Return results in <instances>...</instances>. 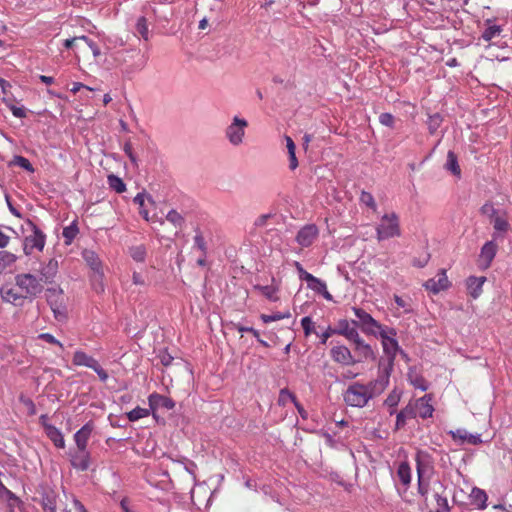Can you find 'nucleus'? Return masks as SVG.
<instances>
[{"mask_svg": "<svg viewBox=\"0 0 512 512\" xmlns=\"http://www.w3.org/2000/svg\"><path fill=\"white\" fill-rule=\"evenodd\" d=\"M43 509L45 512H56L55 500L52 497H46L43 501Z\"/></svg>", "mask_w": 512, "mask_h": 512, "instance_id": "nucleus-60", "label": "nucleus"}, {"mask_svg": "<svg viewBox=\"0 0 512 512\" xmlns=\"http://www.w3.org/2000/svg\"><path fill=\"white\" fill-rule=\"evenodd\" d=\"M72 362L75 366H84L92 369L95 368L98 361L84 351L77 350L74 352Z\"/></svg>", "mask_w": 512, "mask_h": 512, "instance_id": "nucleus-26", "label": "nucleus"}, {"mask_svg": "<svg viewBox=\"0 0 512 512\" xmlns=\"http://www.w3.org/2000/svg\"><path fill=\"white\" fill-rule=\"evenodd\" d=\"M71 465L79 470L86 471L90 466V453L87 449L84 451L78 450L71 455Z\"/></svg>", "mask_w": 512, "mask_h": 512, "instance_id": "nucleus-21", "label": "nucleus"}, {"mask_svg": "<svg viewBox=\"0 0 512 512\" xmlns=\"http://www.w3.org/2000/svg\"><path fill=\"white\" fill-rule=\"evenodd\" d=\"M25 223L31 234L24 239V253L30 255L33 250L42 251L46 243V235L32 220L27 219Z\"/></svg>", "mask_w": 512, "mask_h": 512, "instance_id": "nucleus-4", "label": "nucleus"}, {"mask_svg": "<svg viewBox=\"0 0 512 512\" xmlns=\"http://www.w3.org/2000/svg\"><path fill=\"white\" fill-rule=\"evenodd\" d=\"M148 404L155 419H157L156 411L158 409L172 410L175 407V402L171 398L156 392L149 395Z\"/></svg>", "mask_w": 512, "mask_h": 512, "instance_id": "nucleus-12", "label": "nucleus"}, {"mask_svg": "<svg viewBox=\"0 0 512 512\" xmlns=\"http://www.w3.org/2000/svg\"><path fill=\"white\" fill-rule=\"evenodd\" d=\"M40 281L46 284H51L58 273V261L50 259L47 263L42 264L39 270Z\"/></svg>", "mask_w": 512, "mask_h": 512, "instance_id": "nucleus-19", "label": "nucleus"}, {"mask_svg": "<svg viewBox=\"0 0 512 512\" xmlns=\"http://www.w3.org/2000/svg\"><path fill=\"white\" fill-rule=\"evenodd\" d=\"M408 379L416 389H420L421 391H426L428 389L427 381L421 375L410 371L408 373Z\"/></svg>", "mask_w": 512, "mask_h": 512, "instance_id": "nucleus-38", "label": "nucleus"}, {"mask_svg": "<svg viewBox=\"0 0 512 512\" xmlns=\"http://www.w3.org/2000/svg\"><path fill=\"white\" fill-rule=\"evenodd\" d=\"M443 122V118L439 113L429 115L427 126L431 135L435 134Z\"/></svg>", "mask_w": 512, "mask_h": 512, "instance_id": "nucleus-42", "label": "nucleus"}, {"mask_svg": "<svg viewBox=\"0 0 512 512\" xmlns=\"http://www.w3.org/2000/svg\"><path fill=\"white\" fill-rule=\"evenodd\" d=\"M94 430V424L92 421H88L84 424L75 434L74 441L78 450L84 451L87 449L88 440Z\"/></svg>", "mask_w": 512, "mask_h": 512, "instance_id": "nucleus-17", "label": "nucleus"}, {"mask_svg": "<svg viewBox=\"0 0 512 512\" xmlns=\"http://www.w3.org/2000/svg\"><path fill=\"white\" fill-rule=\"evenodd\" d=\"M485 281H486V277H484V276H481V277L470 276L466 280V287H467L468 293L473 299H477L481 295L482 287H483V284L485 283Z\"/></svg>", "mask_w": 512, "mask_h": 512, "instance_id": "nucleus-22", "label": "nucleus"}, {"mask_svg": "<svg viewBox=\"0 0 512 512\" xmlns=\"http://www.w3.org/2000/svg\"><path fill=\"white\" fill-rule=\"evenodd\" d=\"M45 434L57 448H65L64 436L60 429H58L54 425H47Z\"/></svg>", "mask_w": 512, "mask_h": 512, "instance_id": "nucleus-29", "label": "nucleus"}, {"mask_svg": "<svg viewBox=\"0 0 512 512\" xmlns=\"http://www.w3.org/2000/svg\"><path fill=\"white\" fill-rule=\"evenodd\" d=\"M325 286H326V283L315 276L312 277V280L307 282V287L318 294L322 291V289Z\"/></svg>", "mask_w": 512, "mask_h": 512, "instance_id": "nucleus-53", "label": "nucleus"}, {"mask_svg": "<svg viewBox=\"0 0 512 512\" xmlns=\"http://www.w3.org/2000/svg\"><path fill=\"white\" fill-rule=\"evenodd\" d=\"M434 498L437 503L436 512H451L450 507L448 505L447 497L442 496L439 493H435Z\"/></svg>", "mask_w": 512, "mask_h": 512, "instance_id": "nucleus-49", "label": "nucleus"}, {"mask_svg": "<svg viewBox=\"0 0 512 512\" xmlns=\"http://www.w3.org/2000/svg\"><path fill=\"white\" fill-rule=\"evenodd\" d=\"M504 211L505 210L495 208L494 204L491 201H486L479 209L480 214L489 219L490 223L493 222L494 219L497 218Z\"/></svg>", "mask_w": 512, "mask_h": 512, "instance_id": "nucleus-31", "label": "nucleus"}, {"mask_svg": "<svg viewBox=\"0 0 512 512\" xmlns=\"http://www.w3.org/2000/svg\"><path fill=\"white\" fill-rule=\"evenodd\" d=\"M248 121L245 118L234 116L231 123L225 128V137L232 146H240L244 142Z\"/></svg>", "mask_w": 512, "mask_h": 512, "instance_id": "nucleus-5", "label": "nucleus"}, {"mask_svg": "<svg viewBox=\"0 0 512 512\" xmlns=\"http://www.w3.org/2000/svg\"><path fill=\"white\" fill-rule=\"evenodd\" d=\"M374 398V391L367 384L354 382L343 393L344 402L351 407L362 408Z\"/></svg>", "mask_w": 512, "mask_h": 512, "instance_id": "nucleus-1", "label": "nucleus"}, {"mask_svg": "<svg viewBox=\"0 0 512 512\" xmlns=\"http://www.w3.org/2000/svg\"><path fill=\"white\" fill-rule=\"evenodd\" d=\"M15 283L25 293V298H35L43 291L40 279L31 273L17 274L15 276Z\"/></svg>", "mask_w": 512, "mask_h": 512, "instance_id": "nucleus-7", "label": "nucleus"}, {"mask_svg": "<svg viewBox=\"0 0 512 512\" xmlns=\"http://www.w3.org/2000/svg\"><path fill=\"white\" fill-rule=\"evenodd\" d=\"M17 260L16 255L8 251H0V268L4 272L8 267L13 265Z\"/></svg>", "mask_w": 512, "mask_h": 512, "instance_id": "nucleus-41", "label": "nucleus"}, {"mask_svg": "<svg viewBox=\"0 0 512 512\" xmlns=\"http://www.w3.org/2000/svg\"><path fill=\"white\" fill-rule=\"evenodd\" d=\"M0 296L3 301L16 305L18 301L24 299V295L16 292L14 288L4 286L0 289Z\"/></svg>", "mask_w": 512, "mask_h": 512, "instance_id": "nucleus-30", "label": "nucleus"}, {"mask_svg": "<svg viewBox=\"0 0 512 512\" xmlns=\"http://www.w3.org/2000/svg\"><path fill=\"white\" fill-rule=\"evenodd\" d=\"M400 219L395 212L384 214L376 226L378 241H384L401 236Z\"/></svg>", "mask_w": 512, "mask_h": 512, "instance_id": "nucleus-2", "label": "nucleus"}, {"mask_svg": "<svg viewBox=\"0 0 512 512\" xmlns=\"http://www.w3.org/2000/svg\"><path fill=\"white\" fill-rule=\"evenodd\" d=\"M360 202L367 207L371 208L374 212L377 210V204L373 195L370 192L362 191L360 195Z\"/></svg>", "mask_w": 512, "mask_h": 512, "instance_id": "nucleus-48", "label": "nucleus"}, {"mask_svg": "<svg viewBox=\"0 0 512 512\" xmlns=\"http://www.w3.org/2000/svg\"><path fill=\"white\" fill-rule=\"evenodd\" d=\"M350 342L354 345V351L357 356V363L363 362L368 359H375V353L372 347L366 343L358 334L355 338H353Z\"/></svg>", "mask_w": 512, "mask_h": 512, "instance_id": "nucleus-11", "label": "nucleus"}, {"mask_svg": "<svg viewBox=\"0 0 512 512\" xmlns=\"http://www.w3.org/2000/svg\"><path fill=\"white\" fill-rule=\"evenodd\" d=\"M301 326L303 328L304 335L306 337L309 336L311 333H315V327H314V323H313L311 317H309V316L303 317L301 319Z\"/></svg>", "mask_w": 512, "mask_h": 512, "instance_id": "nucleus-51", "label": "nucleus"}, {"mask_svg": "<svg viewBox=\"0 0 512 512\" xmlns=\"http://www.w3.org/2000/svg\"><path fill=\"white\" fill-rule=\"evenodd\" d=\"M416 417L415 408L411 403H409L406 407H404L400 412L396 415V425L395 428L401 429L405 426L408 419H412Z\"/></svg>", "mask_w": 512, "mask_h": 512, "instance_id": "nucleus-27", "label": "nucleus"}, {"mask_svg": "<svg viewBox=\"0 0 512 512\" xmlns=\"http://www.w3.org/2000/svg\"><path fill=\"white\" fill-rule=\"evenodd\" d=\"M352 310L357 318L352 320V324L358 326L363 333L375 336L383 329L382 325L364 309L353 307Z\"/></svg>", "mask_w": 512, "mask_h": 512, "instance_id": "nucleus-6", "label": "nucleus"}, {"mask_svg": "<svg viewBox=\"0 0 512 512\" xmlns=\"http://www.w3.org/2000/svg\"><path fill=\"white\" fill-rule=\"evenodd\" d=\"M145 199H148L149 201H152V198L150 195H146L144 192L138 193L134 199L133 202L142 208L144 206Z\"/></svg>", "mask_w": 512, "mask_h": 512, "instance_id": "nucleus-61", "label": "nucleus"}, {"mask_svg": "<svg viewBox=\"0 0 512 512\" xmlns=\"http://www.w3.org/2000/svg\"><path fill=\"white\" fill-rule=\"evenodd\" d=\"M79 233L77 223L74 221L69 226L63 228L62 236L65 244L70 245Z\"/></svg>", "mask_w": 512, "mask_h": 512, "instance_id": "nucleus-36", "label": "nucleus"}, {"mask_svg": "<svg viewBox=\"0 0 512 512\" xmlns=\"http://www.w3.org/2000/svg\"><path fill=\"white\" fill-rule=\"evenodd\" d=\"M131 52L134 53L138 57V59H137V61L133 65L128 66L125 69V71L127 73H131V72H135V71H141L147 65L148 56L145 55V54H141L140 50H136V49L131 50Z\"/></svg>", "mask_w": 512, "mask_h": 512, "instance_id": "nucleus-34", "label": "nucleus"}, {"mask_svg": "<svg viewBox=\"0 0 512 512\" xmlns=\"http://www.w3.org/2000/svg\"><path fill=\"white\" fill-rule=\"evenodd\" d=\"M79 39L84 41L87 44V46L92 51L94 58H98L101 55V50H100L99 46L93 40H91L90 38H88L85 35L79 36Z\"/></svg>", "mask_w": 512, "mask_h": 512, "instance_id": "nucleus-52", "label": "nucleus"}, {"mask_svg": "<svg viewBox=\"0 0 512 512\" xmlns=\"http://www.w3.org/2000/svg\"><path fill=\"white\" fill-rule=\"evenodd\" d=\"M123 151L127 155V157L129 158V160L132 163V165L134 167H138V159H137V156L135 155V153L133 151V147H132L131 142L128 141V142L124 143Z\"/></svg>", "mask_w": 512, "mask_h": 512, "instance_id": "nucleus-50", "label": "nucleus"}, {"mask_svg": "<svg viewBox=\"0 0 512 512\" xmlns=\"http://www.w3.org/2000/svg\"><path fill=\"white\" fill-rule=\"evenodd\" d=\"M498 251V245L496 240L492 238V240L486 241L480 249V253L478 256V266L482 270L488 269Z\"/></svg>", "mask_w": 512, "mask_h": 512, "instance_id": "nucleus-10", "label": "nucleus"}, {"mask_svg": "<svg viewBox=\"0 0 512 512\" xmlns=\"http://www.w3.org/2000/svg\"><path fill=\"white\" fill-rule=\"evenodd\" d=\"M318 234L319 230L315 224H307L298 231L296 242L302 247H309L318 237Z\"/></svg>", "mask_w": 512, "mask_h": 512, "instance_id": "nucleus-14", "label": "nucleus"}, {"mask_svg": "<svg viewBox=\"0 0 512 512\" xmlns=\"http://www.w3.org/2000/svg\"><path fill=\"white\" fill-rule=\"evenodd\" d=\"M332 359L342 365H354L357 363L349 348L344 345H338L330 351Z\"/></svg>", "mask_w": 512, "mask_h": 512, "instance_id": "nucleus-15", "label": "nucleus"}, {"mask_svg": "<svg viewBox=\"0 0 512 512\" xmlns=\"http://www.w3.org/2000/svg\"><path fill=\"white\" fill-rule=\"evenodd\" d=\"M493 225L494 232L492 234V238L494 240L503 239L504 235L510 229V223L508 221L507 211L505 210L502 214H500L497 218L491 222Z\"/></svg>", "mask_w": 512, "mask_h": 512, "instance_id": "nucleus-18", "label": "nucleus"}, {"mask_svg": "<svg viewBox=\"0 0 512 512\" xmlns=\"http://www.w3.org/2000/svg\"><path fill=\"white\" fill-rule=\"evenodd\" d=\"M159 359L163 366H169L173 361V357L166 351L160 352Z\"/></svg>", "mask_w": 512, "mask_h": 512, "instance_id": "nucleus-63", "label": "nucleus"}, {"mask_svg": "<svg viewBox=\"0 0 512 512\" xmlns=\"http://www.w3.org/2000/svg\"><path fill=\"white\" fill-rule=\"evenodd\" d=\"M444 169L455 176L457 179L462 177V171L458 162V157L452 150H449L447 153Z\"/></svg>", "mask_w": 512, "mask_h": 512, "instance_id": "nucleus-24", "label": "nucleus"}, {"mask_svg": "<svg viewBox=\"0 0 512 512\" xmlns=\"http://www.w3.org/2000/svg\"><path fill=\"white\" fill-rule=\"evenodd\" d=\"M333 329L336 335H342L349 341L359 334L355 327H351L347 319H340L337 322V326Z\"/></svg>", "mask_w": 512, "mask_h": 512, "instance_id": "nucleus-23", "label": "nucleus"}, {"mask_svg": "<svg viewBox=\"0 0 512 512\" xmlns=\"http://www.w3.org/2000/svg\"><path fill=\"white\" fill-rule=\"evenodd\" d=\"M38 338L41 339V340L46 341L47 343H50V344H53V345H57V346H59L60 348L63 349V344L60 341H58L50 333H41V334L38 335Z\"/></svg>", "mask_w": 512, "mask_h": 512, "instance_id": "nucleus-58", "label": "nucleus"}, {"mask_svg": "<svg viewBox=\"0 0 512 512\" xmlns=\"http://www.w3.org/2000/svg\"><path fill=\"white\" fill-rule=\"evenodd\" d=\"M418 478L422 479L424 474L430 470V456L428 453L418 451L415 457Z\"/></svg>", "mask_w": 512, "mask_h": 512, "instance_id": "nucleus-25", "label": "nucleus"}, {"mask_svg": "<svg viewBox=\"0 0 512 512\" xmlns=\"http://www.w3.org/2000/svg\"><path fill=\"white\" fill-rule=\"evenodd\" d=\"M293 265L296 268V270L298 272V275H299V278L301 280L306 281V282H309L310 280H312L313 275L311 273L307 272L303 268V266L301 265L300 262L294 261Z\"/></svg>", "mask_w": 512, "mask_h": 512, "instance_id": "nucleus-55", "label": "nucleus"}, {"mask_svg": "<svg viewBox=\"0 0 512 512\" xmlns=\"http://www.w3.org/2000/svg\"><path fill=\"white\" fill-rule=\"evenodd\" d=\"M10 110H11L13 116H15L17 118L26 117V110L24 107H18V106L12 105L10 107Z\"/></svg>", "mask_w": 512, "mask_h": 512, "instance_id": "nucleus-64", "label": "nucleus"}, {"mask_svg": "<svg viewBox=\"0 0 512 512\" xmlns=\"http://www.w3.org/2000/svg\"><path fill=\"white\" fill-rule=\"evenodd\" d=\"M147 250L144 245H136L129 248V255L136 262H144Z\"/></svg>", "mask_w": 512, "mask_h": 512, "instance_id": "nucleus-40", "label": "nucleus"}, {"mask_svg": "<svg viewBox=\"0 0 512 512\" xmlns=\"http://www.w3.org/2000/svg\"><path fill=\"white\" fill-rule=\"evenodd\" d=\"M11 164L19 166L30 173H33L35 171L30 161L21 155H15L13 157Z\"/></svg>", "mask_w": 512, "mask_h": 512, "instance_id": "nucleus-46", "label": "nucleus"}, {"mask_svg": "<svg viewBox=\"0 0 512 512\" xmlns=\"http://www.w3.org/2000/svg\"><path fill=\"white\" fill-rule=\"evenodd\" d=\"M166 220L178 228H181L185 223L184 217L174 209L167 213Z\"/></svg>", "mask_w": 512, "mask_h": 512, "instance_id": "nucleus-45", "label": "nucleus"}, {"mask_svg": "<svg viewBox=\"0 0 512 512\" xmlns=\"http://www.w3.org/2000/svg\"><path fill=\"white\" fill-rule=\"evenodd\" d=\"M236 329L239 331V332H243V331H250V333H252V335L257 339V341L262 344L263 346L267 347L268 344L266 341L260 339V335H259V332L254 329L253 327H245V326H241V325H237L236 326Z\"/></svg>", "mask_w": 512, "mask_h": 512, "instance_id": "nucleus-56", "label": "nucleus"}, {"mask_svg": "<svg viewBox=\"0 0 512 512\" xmlns=\"http://www.w3.org/2000/svg\"><path fill=\"white\" fill-rule=\"evenodd\" d=\"M379 122L383 126H386V127H389V128H394V126H395V117L391 113H388V112L381 113L379 115Z\"/></svg>", "mask_w": 512, "mask_h": 512, "instance_id": "nucleus-54", "label": "nucleus"}, {"mask_svg": "<svg viewBox=\"0 0 512 512\" xmlns=\"http://www.w3.org/2000/svg\"><path fill=\"white\" fill-rule=\"evenodd\" d=\"M470 503L474 505L477 509H484L486 508V502H487V494L484 490L474 487L469 495Z\"/></svg>", "mask_w": 512, "mask_h": 512, "instance_id": "nucleus-28", "label": "nucleus"}, {"mask_svg": "<svg viewBox=\"0 0 512 512\" xmlns=\"http://www.w3.org/2000/svg\"><path fill=\"white\" fill-rule=\"evenodd\" d=\"M449 434L454 440H458L460 444L468 442L472 445H478L482 443L480 434H471L465 429H457L455 431H449Z\"/></svg>", "mask_w": 512, "mask_h": 512, "instance_id": "nucleus-20", "label": "nucleus"}, {"mask_svg": "<svg viewBox=\"0 0 512 512\" xmlns=\"http://www.w3.org/2000/svg\"><path fill=\"white\" fill-rule=\"evenodd\" d=\"M397 476L403 485H405V486L410 485V483H411V468H410L408 462L403 461L398 465Z\"/></svg>", "mask_w": 512, "mask_h": 512, "instance_id": "nucleus-33", "label": "nucleus"}, {"mask_svg": "<svg viewBox=\"0 0 512 512\" xmlns=\"http://www.w3.org/2000/svg\"><path fill=\"white\" fill-rule=\"evenodd\" d=\"M151 412V409L136 407L127 413L129 421L135 422L141 418L147 417Z\"/></svg>", "mask_w": 512, "mask_h": 512, "instance_id": "nucleus-44", "label": "nucleus"}, {"mask_svg": "<svg viewBox=\"0 0 512 512\" xmlns=\"http://www.w3.org/2000/svg\"><path fill=\"white\" fill-rule=\"evenodd\" d=\"M254 289L261 292L262 295H264L268 300L272 302H276L279 300V297L277 295L278 287L274 285H255Z\"/></svg>", "mask_w": 512, "mask_h": 512, "instance_id": "nucleus-35", "label": "nucleus"}, {"mask_svg": "<svg viewBox=\"0 0 512 512\" xmlns=\"http://www.w3.org/2000/svg\"><path fill=\"white\" fill-rule=\"evenodd\" d=\"M135 34L140 36L145 41L150 39L149 24L146 17L140 16L137 18L135 24Z\"/></svg>", "mask_w": 512, "mask_h": 512, "instance_id": "nucleus-32", "label": "nucleus"}, {"mask_svg": "<svg viewBox=\"0 0 512 512\" xmlns=\"http://www.w3.org/2000/svg\"><path fill=\"white\" fill-rule=\"evenodd\" d=\"M378 334L381 337L383 352L386 356V359H382L381 361L385 364H390L391 362V366H394L397 353L400 352L401 354H404L398 344V341L395 339L396 331L393 328H383Z\"/></svg>", "mask_w": 512, "mask_h": 512, "instance_id": "nucleus-3", "label": "nucleus"}, {"mask_svg": "<svg viewBox=\"0 0 512 512\" xmlns=\"http://www.w3.org/2000/svg\"><path fill=\"white\" fill-rule=\"evenodd\" d=\"M418 493L424 497L425 500H427V494H428V491H429V482H425L422 479L418 478Z\"/></svg>", "mask_w": 512, "mask_h": 512, "instance_id": "nucleus-59", "label": "nucleus"}, {"mask_svg": "<svg viewBox=\"0 0 512 512\" xmlns=\"http://www.w3.org/2000/svg\"><path fill=\"white\" fill-rule=\"evenodd\" d=\"M394 366L385 364L383 361L379 362L380 375L374 381L369 382L367 385L374 391V397L382 393L389 384V378Z\"/></svg>", "mask_w": 512, "mask_h": 512, "instance_id": "nucleus-9", "label": "nucleus"}, {"mask_svg": "<svg viewBox=\"0 0 512 512\" xmlns=\"http://www.w3.org/2000/svg\"><path fill=\"white\" fill-rule=\"evenodd\" d=\"M450 285L451 283L446 275V270L441 269L435 278L428 279L423 286L426 290L437 294L440 291L448 289Z\"/></svg>", "mask_w": 512, "mask_h": 512, "instance_id": "nucleus-13", "label": "nucleus"}, {"mask_svg": "<svg viewBox=\"0 0 512 512\" xmlns=\"http://www.w3.org/2000/svg\"><path fill=\"white\" fill-rule=\"evenodd\" d=\"M98 375L102 382H106L108 379V373L100 366L99 362L96 363L95 368H92Z\"/></svg>", "mask_w": 512, "mask_h": 512, "instance_id": "nucleus-62", "label": "nucleus"}, {"mask_svg": "<svg viewBox=\"0 0 512 512\" xmlns=\"http://www.w3.org/2000/svg\"><path fill=\"white\" fill-rule=\"evenodd\" d=\"M107 182L109 187L116 193H123L126 191V184L124 181L114 174L108 175Z\"/></svg>", "mask_w": 512, "mask_h": 512, "instance_id": "nucleus-37", "label": "nucleus"}, {"mask_svg": "<svg viewBox=\"0 0 512 512\" xmlns=\"http://www.w3.org/2000/svg\"><path fill=\"white\" fill-rule=\"evenodd\" d=\"M413 407L415 408L416 416H419L422 419L432 417L434 412L432 396L429 394L424 395L423 397L416 400Z\"/></svg>", "mask_w": 512, "mask_h": 512, "instance_id": "nucleus-16", "label": "nucleus"}, {"mask_svg": "<svg viewBox=\"0 0 512 512\" xmlns=\"http://www.w3.org/2000/svg\"><path fill=\"white\" fill-rule=\"evenodd\" d=\"M46 300L56 319L65 317L63 305V290L60 287H51L46 290Z\"/></svg>", "mask_w": 512, "mask_h": 512, "instance_id": "nucleus-8", "label": "nucleus"}, {"mask_svg": "<svg viewBox=\"0 0 512 512\" xmlns=\"http://www.w3.org/2000/svg\"><path fill=\"white\" fill-rule=\"evenodd\" d=\"M400 399H401V392L396 389L392 390L389 393V395L387 396V398L385 399L384 404L386 406H388L389 408H391L390 415L395 413V408L399 404Z\"/></svg>", "mask_w": 512, "mask_h": 512, "instance_id": "nucleus-39", "label": "nucleus"}, {"mask_svg": "<svg viewBox=\"0 0 512 512\" xmlns=\"http://www.w3.org/2000/svg\"><path fill=\"white\" fill-rule=\"evenodd\" d=\"M285 393H287L289 399H291L293 401V403L295 404V407L297 408L299 414L301 415L302 418H306V411L304 410V408L298 403L296 397L294 394L290 393L288 390L286 389H283L281 390V396H283Z\"/></svg>", "mask_w": 512, "mask_h": 512, "instance_id": "nucleus-57", "label": "nucleus"}, {"mask_svg": "<svg viewBox=\"0 0 512 512\" xmlns=\"http://www.w3.org/2000/svg\"><path fill=\"white\" fill-rule=\"evenodd\" d=\"M502 28L499 25H490L482 33V38L485 41H490L496 36L500 35Z\"/></svg>", "mask_w": 512, "mask_h": 512, "instance_id": "nucleus-47", "label": "nucleus"}, {"mask_svg": "<svg viewBox=\"0 0 512 512\" xmlns=\"http://www.w3.org/2000/svg\"><path fill=\"white\" fill-rule=\"evenodd\" d=\"M194 244L193 247L198 249L202 254H207V243L203 236V233L199 228L195 229V236L193 238Z\"/></svg>", "mask_w": 512, "mask_h": 512, "instance_id": "nucleus-43", "label": "nucleus"}]
</instances>
